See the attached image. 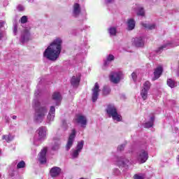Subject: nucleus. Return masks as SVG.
I'll return each mask as SVG.
<instances>
[{
  "instance_id": "1",
  "label": "nucleus",
  "mask_w": 179,
  "mask_h": 179,
  "mask_svg": "<svg viewBox=\"0 0 179 179\" xmlns=\"http://www.w3.org/2000/svg\"><path fill=\"white\" fill-rule=\"evenodd\" d=\"M62 50V39L56 38L43 52L45 58L50 61H57Z\"/></svg>"
},
{
  "instance_id": "2",
  "label": "nucleus",
  "mask_w": 179,
  "mask_h": 179,
  "mask_svg": "<svg viewBox=\"0 0 179 179\" xmlns=\"http://www.w3.org/2000/svg\"><path fill=\"white\" fill-rule=\"evenodd\" d=\"M32 106L35 108L34 121L38 123L43 122L44 118H45V114H47V108L40 106V102L37 99L34 100Z\"/></svg>"
},
{
  "instance_id": "3",
  "label": "nucleus",
  "mask_w": 179,
  "mask_h": 179,
  "mask_svg": "<svg viewBox=\"0 0 179 179\" xmlns=\"http://www.w3.org/2000/svg\"><path fill=\"white\" fill-rule=\"evenodd\" d=\"M36 134H38V137L37 136L34 137V145L35 146H39V145H41V142L47 139V127H39L36 131Z\"/></svg>"
},
{
  "instance_id": "4",
  "label": "nucleus",
  "mask_w": 179,
  "mask_h": 179,
  "mask_svg": "<svg viewBox=\"0 0 179 179\" xmlns=\"http://www.w3.org/2000/svg\"><path fill=\"white\" fill-rule=\"evenodd\" d=\"M106 113L108 117L113 118V121H116V122H120V121H122V116L118 113L117 108L114 105L108 106Z\"/></svg>"
},
{
  "instance_id": "5",
  "label": "nucleus",
  "mask_w": 179,
  "mask_h": 179,
  "mask_svg": "<svg viewBox=\"0 0 179 179\" xmlns=\"http://www.w3.org/2000/svg\"><path fill=\"white\" fill-rule=\"evenodd\" d=\"M84 145H85L84 141H80L78 142L76 149L71 150V155L72 159H78V157H79V153H80V152H82Z\"/></svg>"
},
{
  "instance_id": "6",
  "label": "nucleus",
  "mask_w": 179,
  "mask_h": 179,
  "mask_svg": "<svg viewBox=\"0 0 179 179\" xmlns=\"http://www.w3.org/2000/svg\"><path fill=\"white\" fill-rule=\"evenodd\" d=\"M148 159H149V154L148 153V151L141 150L137 152L136 159L138 163H146Z\"/></svg>"
},
{
  "instance_id": "7",
  "label": "nucleus",
  "mask_w": 179,
  "mask_h": 179,
  "mask_svg": "<svg viewBox=\"0 0 179 179\" xmlns=\"http://www.w3.org/2000/svg\"><path fill=\"white\" fill-rule=\"evenodd\" d=\"M122 78V72L121 71H113L109 76L110 82H112V83H115V85H117V83H120Z\"/></svg>"
},
{
  "instance_id": "8",
  "label": "nucleus",
  "mask_w": 179,
  "mask_h": 179,
  "mask_svg": "<svg viewBox=\"0 0 179 179\" xmlns=\"http://www.w3.org/2000/svg\"><path fill=\"white\" fill-rule=\"evenodd\" d=\"M75 136H76V130L73 129L71 131V134H70L67 144L66 145V150H69L72 148V145H73V142H75Z\"/></svg>"
},
{
  "instance_id": "9",
  "label": "nucleus",
  "mask_w": 179,
  "mask_h": 179,
  "mask_svg": "<svg viewBox=\"0 0 179 179\" xmlns=\"http://www.w3.org/2000/svg\"><path fill=\"white\" fill-rule=\"evenodd\" d=\"M76 121L77 124L80 125L81 128H86V125H87V118H86V116L78 115L76 116Z\"/></svg>"
},
{
  "instance_id": "10",
  "label": "nucleus",
  "mask_w": 179,
  "mask_h": 179,
  "mask_svg": "<svg viewBox=\"0 0 179 179\" xmlns=\"http://www.w3.org/2000/svg\"><path fill=\"white\" fill-rule=\"evenodd\" d=\"M116 164L119 167H128L131 164V162L129 159L120 157L117 159Z\"/></svg>"
},
{
  "instance_id": "11",
  "label": "nucleus",
  "mask_w": 179,
  "mask_h": 179,
  "mask_svg": "<svg viewBox=\"0 0 179 179\" xmlns=\"http://www.w3.org/2000/svg\"><path fill=\"white\" fill-rule=\"evenodd\" d=\"M54 118H55V107L51 106L47 116L46 122L48 124H50L52 122V121H54Z\"/></svg>"
},
{
  "instance_id": "12",
  "label": "nucleus",
  "mask_w": 179,
  "mask_h": 179,
  "mask_svg": "<svg viewBox=\"0 0 179 179\" xmlns=\"http://www.w3.org/2000/svg\"><path fill=\"white\" fill-rule=\"evenodd\" d=\"M99 92H100V87L99 86V83H96L92 89V101L94 103L99 99Z\"/></svg>"
},
{
  "instance_id": "13",
  "label": "nucleus",
  "mask_w": 179,
  "mask_h": 179,
  "mask_svg": "<svg viewBox=\"0 0 179 179\" xmlns=\"http://www.w3.org/2000/svg\"><path fill=\"white\" fill-rule=\"evenodd\" d=\"M46 155H47V148H44L39 153L38 160L41 164H45V163H47V157H45Z\"/></svg>"
},
{
  "instance_id": "14",
  "label": "nucleus",
  "mask_w": 179,
  "mask_h": 179,
  "mask_svg": "<svg viewBox=\"0 0 179 179\" xmlns=\"http://www.w3.org/2000/svg\"><path fill=\"white\" fill-rule=\"evenodd\" d=\"M162 73H163V66H158L155 70H154V77L152 78V80H156L162 76Z\"/></svg>"
},
{
  "instance_id": "15",
  "label": "nucleus",
  "mask_w": 179,
  "mask_h": 179,
  "mask_svg": "<svg viewBox=\"0 0 179 179\" xmlns=\"http://www.w3.org/2000/svg\"><path fill=\"white\" fill-rule=\"evenodd\" d=\"M29 40H30V32H29V30L24 29L21 34L20 41L21 43H27Z\"/></svg>"
},
{
  "instance_id": "16",
  "label": "nucleus",
  "mask_w": 179,
  "mask_h": 179,
  "mask_svg": "<svg viewBox=\"0 0 179 179\" xmlns=\"http://www.w3.org/2000/svg\"><path fill=\"white\" fill-rule=\"evenodd\" d=\"M52 100H54L57 106L61 104V100H62V96L59 92H54L52 95Z\"/></svg>"
},
{
  "instance_id": "17",
  "label": "nucleus",
  "mask_w": 179,
  "mask_h": 179,
  "mask_svg": "<svg viewBox=\"0 0 179 179\" xmlns=\"http://www.w3.org/2000/svg\"><path fill=\"white\" fill-rule=\"evenodd\" d=\"M132 43L136 47H143L145 42L143 41V38L138 37L132 39Z\"/></svg>"
},
{
  "instance_id": "18",
  "label": "nucleus",
  "mask_w": 179,
  "mask_h": 179,
  "mask_svg": "<svg viewBox=\"0 0 179 179\" xmlns=\"http://www.w3.org/2000/svg\"><path fill=\"white\" fill-rule=\"evenodd\" d=\"M80 82V74H78L77 76H74L72 77L71 80V84L73 87H78L79 86V83Z\"/></svg>"
},
{
  "instance_id": "19",
  "label": "nucleus",
  "mask_w": 179,
  "mask_h": 179,
  "mask_svg": "<svg viewBox=\"0 0 179 179\" xmlns=\"http://www.w3.org/2000/svg\"><path fill=\"white\" fill-rule=\"evenodd\" d=\"M61 168L57 166L52 167L50 171V174L52 177H58L61 174Z\"/></svg>"
},
{
  "instance_id": "20",
  "label": "nucleus",
  "mask_w": 179,
  "mask_h": 179,
  "mask_svg": "<svg viewBox=\"0 0 179 179\" xmlns=\"http://www.w3.org/2000/svg\"><path fill=\"white\" fill-rule=\"evenodd\" d=\"M177 45H178V44H173L171 43H168L158 48L156 50V52L157 54H160V52H162V51H163L164 50H166V48H169V47H176Z\"/></svg>"
},
{
  "instance_id": "21",
  "label": "nucleus",
  "mask_w": 179,
  "mask_h": 179,
  "mask_svg": "<svg viewBox=\"0 0 179 179\" xmlns=\"http://www.w3.org/2000/svg\"><path fill=\"white\" fill-rule=\"evenodd\" d=\"M80 14V5L78 3H75L73 6V16L77 17Z\"/></svg>"
},
{
  "instance_id": "22",
  "label": "nucleus",
  "mask_w": 179,
  "mask_h": 179,
  "mask_svg": "<svg viewBox=\"0 0 179 179\" xmlns=\"http://www.w3.org/2000/svg\"><path fill=\"white\" fill-rule=\"evenodd\" d=\"M134 10L138 16H145V10L142 6L136 5Z\"/></svg>"
},
{
  "instance_id": "23",
  "label": "nucleus",
  "mask_w": 179,
  "mask_h": 179,
  "mask_svg": "<svg viewBox=\"0 0 179 179\" xmlns=\"http://www.w3.org/2000/svg\"><path fill=\"white\" fill-rule=\"evenodd\" d=\"M141 26H143V27H145V29H148V30H154V29H156L155 24H148L146 22H141Z\"/></svg>"
},
{
  "instance_id": "24",
  "label": "nucleus",
  "mask_w": 179,
  "mask_h": 179,
  "mask_svg": "<svg viewBox=\"0 0 179 179\" xmlns=\"http://www.w3.org/2000/svg\"><path fill=\"white\" fill-rule=\"evenodd\" d=\"M127 27L129 30L135 29V20L132 18L127 20Z\"/></svg>"
},
{
  "instance_id": "25",
  "label": "nucleus",
  "mask_w": 179,
  "mask_h": 179,
  "mask_svg": "<svg viewBox=\"0 0 179 179\" xmlns=\"http://www.w3.org/2000/svg\"><path fill=\"white\" fill-rule=\"evenodd\" d=\"M167 85L169 87H171V89H173V87H177V83L171 78H169L167 80Z\"/></svg>"
},
{
  "instance_id": "26",
  "label": "nucleus",
  "mask_w": 179,
  "mask_h": 179,
  "mask_svg": "<svg viewBox=\"0 0 179 179\" xmlns=\"http://www.w3.org/2000/svg\"><path fill=\"white\" fill-rule=\"evenodd\" d=\"M111 61H114V55H109L107 57L106 60L104 61L103 66H107V65H108V64H110V62Z\"/></svg>"
},
{
  "instance_id": "27",
  "label": "nucleus",
  "mask_w": 179,
  "mask_h": 179,
  "mask_svg": "<svg viewBox=\"0 0 179 179\" xmlns=\"http://www.w3.org/2000/svg\"><path fill=\"white\" fill-rule=\"evenodd\" d=\"M153 122H155V117L152 116L150 117V121L145 124V128H151L153 127Z\"/></svg>"
},
{
  "instance_id": "28",
  "label": "nucleus",
  "mask_w": 179,
  "mask_h": 179,
  "mask_svg": "<svg viewBox=\"0 0 179 179\" xmlns=\"http://www.w3.org/2000/svg\"><path fill=\"white\" fill-rule=\"evenodd\" d=\"M59 145H61V141H58L54 143L52 145V150L57 151L59 149Z\"/></svg>"
},
{
  "instance_id": "29",
  "label": "nucleus",
  "mask_w": 179,
  "mask_h": 179,
  "mask_svg": "<svg viewBox=\"0 0 179 179\" xmlns=\"http://www.w3.org/2000/svg\"><path fill=\"white\" fill-rule=\"evenodd\" d=\"M2 138L6 142H10L11 141H13L14 136H12V134H8V135H3Z\"/></svg>"
},
{
  "instance_id": "30",
  "label": "nucleus",
  "mask_w": 179,
  "mask_h": 179,
  "mask_svg": "<svg viewBox=\"0 0 179 179\" xmlns=\"http://www.w3.org/2000/svg\"><path fill=\"white\" fill-rule=\"evenodd\" d=\"M150 89V82L145 81L143 85V90H147L149 92Z\"/></svg>"
},
{
  "instance_id": "31",
  "label": "nucleus",
  "mask_w": 179,
  "mask_h": 179,
  "mask_svg": "<svg viewBox=\"0 0 179 179\" xmlns=\"http://www.w3.org/2000/svg\"><path fill=\"white\" fill-rule=\"evenodd\" d=\"M148 90H142L141 92V96L143 99V100H146L148 99Z\"/></svg>"
},
{
  "instance_id": "32",
  "label": "nucleus",
  "mask_w": 179,
  "mask_h": 179,
  "mask_svg": "<svg viewBox=\"0 0 179 179\" xmlns=\"http://www.w3.org/2000/svg\"><path fill=\"white\" fill-rule=\"evenodd\" d=\"M110 92H111V89H110L108 86L103 87V94H104V96L108 95V94Z\"/></svg>"
},
{
  "instance_id": "33",
  "label": "nucleus",
  "mask_w": 179,
  "mask_h": 179,
  "mask_svg": "<svg viewBox=\"0 0 179 179\" xmlns=\"http://www.w3.org/2000/svg\"><path fill=\"white\" fill-rule=\"evenodd\" d=\"M110 36H115L117 34V29L115 27H110L108 29Z\"/></svg>"
},
{
  "instance_id": "34",
  "label": "nucleus",
  "mask_w": 179,
  "mask_h": 179,
  "mask_svg": "<svg viewBox=\"0 0 179 179\" xmlns=\"http://www.w3.org/2000/svg\"><path fill=\"white\" fill-rule=\"evenodd\" d=\"M26 166V164L24 162V161H21L20 163L17 165V169H23Z\"/></svg>"
},
{
  "instance_id": "35",
  "label": "nucleus",
  "mask_w": 179,
  "mask_h": 179,
  "mask_svg": "<svg viewBox=\"0 0 179 179\" xmlns=\"http://www.w3.org/2000/svg\"><path fill=\"white\" fill-rule=\"evenodd\" d=\"M20 22L22 24L27 23V16L26 15L22 16L21 17Z\"/></svg>"
},
{
  "instance_id": "36",
  "label": "nucleus",
  "mask_w": 179,
  "mask_h": 179,
  "mask_svg": "<svg viewBox=\"0 0 179 179\" xmlns=\"http://www.w3.org/2000/svg\"><path fill=\"white\" fill-rule=\"evenodd\" d=\"M13 34L16 36L17 34V24H13Z\"/></svg>"
},
{
  "instance_id": "37",
  "label": "nucleus",
  "mask_w": 179,
  "mask_h": 179,
  "mask_svg": "<svg viewBox=\"0 0 179 179\" xmlns=\"http://www.w3.org/2000/svg\"><path fill=\"white\" fill-rule=\"evenodd\" d=\"M17 10L19 11V12H23V10H24V6H22V5H18L17 6Z\"/></svg>"
},
{
  "instance_id": "38",
  "label": "nucleus",
  "mask_w": 179,
  "mask_h": 179,
  "mask_svg": "<svg viewBox=\"0 0 179 179\" xmlns=\"http://www.w3.org/2000/svg\"><path fill=\"white\" fill-rule=\"evenodd\" d=\"M125 148V145H120L117 147L118 152L122 151Z\"/></svg>"
},
{
  "instance_id": "39",
  "label": "nucleus",
  "mask_w": 179,
  "mask_h": 179,
  "mask_svg": "<svg viewBox=\"0 0 179 179\" xmlns=\"http://www.w3.org/2000/svg\"><path fill=\"white\" fill-rule=\"evenodd\" d=\"M137 76H138L136 75V71H134L132 73L131 77H132L133 80H136Z\"/></svg>"
},
{
  "instance_id": "40",
  "label": "nucleus",
  "mask_w": 179,
  "mask_h": 179,
  "mask_svg": "<svg viewBox=\"0 0 179 179\" xmlns=\"http://www.w3.org/2000/svg\"><path fill=\"white\" fill-rule=\"evenodd\" d=\"M134 179H143V176H142L141 175H135Z\"/></svg>"
},
{
  "instance_id": "41",
  "label": "nucleus",
  "mask_w": 179,
  "mask_h": 179,
  "mask_svg": "<svg viewBox=\"0 0 179 179\" xmlns=\"http://www.w3.org/2000/svg\"><path fill=\"white\" fill-rule=\"evenodd\" d=\"M3 36H5V32L0 30V40L3 37Z\"/></svg>"
},
{
  "instance_id": "42",
  "label": "nucleus",
  "mask_w": 179,
  "mask_h": 179,
  "mask_svg": "<svg viewBox=\"0 0 179 179\" xmlns=\"http://www.w3.org/2000/svg\"><path fill=\"white\" fill-rule=\"evenodd\" d=\"M3 24H5V22H0V29H2V27H3Z\"/></svg>"
},
{
  "instance_id": "43",
  "label": "nucleus",
  "mask_w": 179,
  "mask_h": 179,
  "mask_svg": "<svg viewBox=\"0 0 179 179\" xmlns=\"http://www.w3.org/2000/svg\"><path fill=\"white\" fill-rule=\"evenodd\" d=\"M114 2V0H106V3H113Z\"/></svg>"
},
{
  "instance_id": "44",
  "label": "nucleus",
  "mask_w": 179,
  "mask_h": 179,
  "mask_svg": "<svg viewBox=\"0 0 179 179\" xmlns=\"http://www.w3.org/2000/svg\"><path fill=\"white\" fill-rule=\"evenodd\" d=\"M12 118H13V120H16V118H17V117L16 115H13V116L12 117Z\"/></svg>"
},
{
  "instance_id": "45",
  "label": "nucleus",
  "mask_w": 179,
  "mask_h": 179,
  "mask_svg": "<svg viewBox=\"0 0 179 179\" xmlns=\"http://www.w3.org/2000/svg\"><path fill=\"white\" fill-rule=\"evenodd\" d=\"M177 159H178V162H179V155L178 156Z\"/></svg>"
},
{
  "instance_id": "46",
  "label": "nucleus",
  "mask_w": 179,
  "mask_h": 179,
  "mask_svg": "<svg viewBox=\"0 0 179 179\" xmlns=\"http://www.w3.org/2000/svg\"><path fill=\"white\" fill-rule=\"evenodd\" d=\"M0 153H1V150H0Z\"/></svg>"
}]
</instances>
